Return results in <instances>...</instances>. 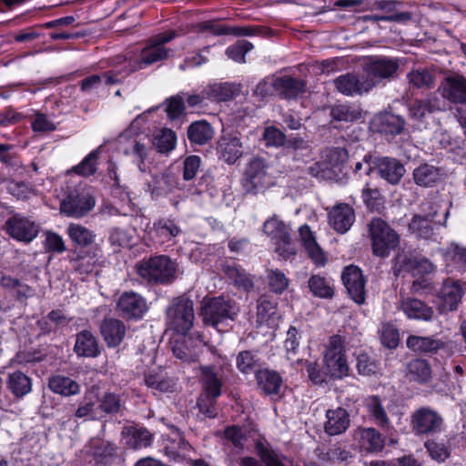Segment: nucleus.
Wrapping results in <instances>:
<instances>
[{"mask_svg":"<svg viewBox=\"0 0 466 466\" xmlns=\"http://www.w3.org/2000/svg\"><path fill=\"white\" fill-rule=\"evenodd\" d=\"M396 267H399V271L410 272L413 277H423L431 274L435 270V266L428 258L411 255L398 256Z\"/></svg>","mask_w":466,"mask_h":466,"instance_id":"412c9836","label":"nucleus"},{"mask_svg":"<svg viewBox=\"0 0 466 466\" xmlns=\"http://www.w3.org/2000/svg\"><path fill=\"white\" fill-rule=\"evenodd\" d=\"M223 271L236 286L242 288L246 291L253 289V281L249 275L234 262L226 263L223 266Z\"/></svg>","mask_w":466,"mask_h":466,"instance_id":"ea45409f","label":"nucleus"},{"mask_svg":"<svg viewBox=\"0 0 466 466\" xmlns=\"http://www.w3.org/2000/svg\"><path fill=\"white\" fill-rule=\"evenodd\" d=\"M464 295L463 285L459 281H445L441 289L440 309L442 312L455 310Z\"/></svg>","mask_w":466,"mask_h":466,"instance_id":"4be33fe9","label":"nucleus"},{"mask_svg":"<svg viewBox=\"0 0 466 466\" xmlns=\"http://www.w3.org/2000/svg\"><path fill=\"white\" fill-rule=\"evenodd\" d=\"M438 92L451 103L466 106V77L461 75L445 77L439 86Z\"/></svg>","mask_w":466,"mask_h":466,"instance_id":"dca6fc26","label":"nucleus"},{"mask_svg":"<svg viewBox=\"0 0 466 466\" xmlns=\"http://www.w3.org/2000/svg\"><path fill=\"white\" fill-rule=\"evenodd\" d=\"M353 438L358 441L360 448L367 453H379L385 446L384 438L374 428H357Z\"/></svg>","mask_w":466,"mask_h":466,"instance_id":"aec40b11","label":"nucleus"},{"mask_svg":"<svg viewBox=\"0 0 466 466\" xmlns=\"http://www.w3.org/2000/svg\"><path fill=\"white\" fill-rule=\"evenodd\" d=\"M413 177L417 185L430 187L439 179V172L435 167L423 164L414 169Z\"/></svg>","mask_w":466,"mask_h":466,"instance_id":"603ef678","label":"nucleus"},{"mask_svg":"<svg viewBox=\"0 0 466 466\" xmlns=\"http://www.w3.org/2000/svg\"><path fill=\"white\" fill-rule=\"evenodd\" d=\"M5 230L14 239L28 243L37 237L40 226L28 218L15 215L5 222Z\"/></svg>","mask_w":466,"mask_h":466,"instance_id":"4468645a","label":"nucleus"},{"mask_svg":"<svg viewBox=\"0 0 466 466\" xmlns=\"http://www.w3.org/2000/svg\"><path fill=\"white\" fill-rule=\"evenodd\" d=\"M436 215V210L426 215H414L408 226L409 232L418 238H431L433 235L432 222Z\"/></svg>","mask_w":466,"mask_h":466,"instance_id":"cd10ccee","label":"nucleus"},{"mask_svg":"<svg viewBox=\"0 0 466 466\" xmlns=\"http://www.w3.org/2000/svg\"><path fill=\"white\" fill-rule=\"evenodd\" d=\"M74 350L80 357L97 356L99 350L96 337L88 330L79 332L76 335Z\"/></svg>","mask_w":466,"mask_h":466,"instance_id":"473e14b6","label":"nucleus"},{"mask_svg":"<svg viewBox=\"0 0 466 466\" xmlns=\"http://www.w3.org/2000/svg\"><path fill=\"white\" fill-rule=\"evenodd\" d=\"M267 279L270 289L275 293H282L289 286L288 278L279 269L268 270Z\"/></svg>","mask_w":466,"mask_h":466,"instance_id":"680f3d73","label":"nucleus"},{"mask_svg":"<svg viewBox=\"0 0 466 466\" xmlns=\"http://www.w3.org/2000/svg\"><path fill=\"white\" fill-rule=\"evenodd\" d=\"M325 157L327 160H329V163L316 164V166L321 168V171L323 173L329 168L333 169L339 167V164L345 161V159L347 158V151L343 148H334L327 151Z\"/></svg>","mask_w":466,"mask_h":466,"instance_id":"69168bd1","label":"nucleus"},{"mask_svg":"<svg viewBox=\"0 0 466 466\" xmlns=\"http://www.w3.org/2000/svg\"><path fill=\"white\" fill-rule=\"evenodd\" d=\"M96 206L92 190L87 188L70 192L60 203V211L67 217L80 218Z\"/></svg>","mask_w":466,"mask_h":466,"instance_id":"0eeeda50","label":"nucleus"},{"mask_svg":"<svg viewBox=\"0 0 466 466\" xmlns=\"http://www.w3.org/2000/svg\"><path fill=\"white\" fill-rule=\"evenodd\" d=\"M325 368L333 378L341 379L349 373L348 362L343 352V341L340 336H332L327 345L325 356Z\"/></svg>","mask_w":466,"mask_h":466,"instance_id":"9b49d317","label":"nucleus"},{"mask_svg":"<svg viewBox=\"0 0 466 466\" xmlns=\"http://www.w3.org/2000/svg\"><path fill=\"white\" fill-rule=\"evenodd\" d=\"M253 48V45L247 40L238 41L226 49V55L228 58L238 63H245L246 54Z\"/></svg>","mask_w":466,"mask_h":466,"instance_id":"bf43d9fd","label":"nucleus"},{"mask_svg":"<svg viewBox=\"0 0 466 466\" xmlns=\"http://www.w3.org/2000/svg\"><path fill=\"white\" fill-rule=\"evenodd\" d=\"M239 313L237 302L226 296L204 298L201 302V316L207 325L218 327V324L234 320Z\"/></svg>","mask_w":466,"mask_h":466,"instance_id":"7ed1b4c3","label":"nucleus"},{"mask_svg":"<svg viewBox=\"0 0 466 466\" xmlns=\"http://www.w3.org/2000/svg\"><path fill=\"white\" fill-rule=\"evenodd\" d=\"M9 390L17 397L31 391V380L24 373L17 371L10 375L7 381Z\"/></svg>","mask_w":466,"mask_h":466,"instance_id":"864d4df0","label":"nucleus"},{"mask_svg":"<svg viewBox=\"0 0 466 466\" xmlns=\"http://www.w3.org/2000/svg\"><path fill=\"white\" fill-rule=\"evenodd\" d=\"M177 137L175 132L170 129L164 128L157 133L153 139V146L160 153H167L175 148Z\"/></svg>","mask_w":466,"mask_h":466,"instance_id":"5fc2aeb1","label":"nucleus"},{"mask_svg":"<svg viewBox=\"0 0 466 466\" xmlns=\"http://www.w3.org/2000/svg\"><path fill=\"white\" fill-rule=\"evenodd\" d=\"M146 121L144 115L138 116L118 138V147L124 155L131 157L140 172L145 173V161L150 151V139L139 133L140 125Z\"/></svg>","mask_w":466,"mask_h":466,"instance_id":"f03ea898","label":"nucleus"},{"mask_svg":"<svg viewBox=\"0 0 466 466\" xmlns=\"http://www.w3.org/2000/svg\"><path fill=\"white\" fill-rule=\"evenodd\" d=\"M370 235L373 253L378 257H388L400 243L399 235L381 218L371 220Z\"/></svg>","mask_w":466,"mask_h":466,"instance_id":"20e7f679","label":"nucleus"},{"mask_svg":"<svg viewBox=\"0 0 466 466\" xmlns=\"http://www.w3.org/2000/svg\"><path fill=\"white\" fill-rule=\"evenodd\" d=\"M441 254L447 265L466 270V248L451 242L447 248L441 250Z\"/></svg>","mask_w":466,"mask_h":466,"instance_id":"a18cd8bd","label":"nucleus"},{"mask_svg":"<svg viewBox=\"0 0 466 466\" xmlns=\"http://www.w3.org/2000/svg\"><path fill=\"white\" fill-rule=\"evenodd\" d=\"M102 151L103 146H99L86 156L78 165L73 167L72 171L83 177L94 175L96 172L97 160Z\"/></svg>","mask_w":466,"mask_h":466,"instance_id":"49530a36","label":"nucleus"},{"mask_svg":"<svg viewBox=\"0 0 466 466\" xmlns=\"http://www.w3.org/2000/svg\"><path fill=\"white\" fill-rule=\"evenodd\" d=\"M256 364V356L251 351H241L237 356L236 365L238 370L242 373H250Z\"/></svg>","mask_w":466,"mask_h":466,"instance_id":"774afa93","label":"nucleus"},{"mask_svg":"<svg viewBox=\"0 0 466 466\" xmlns=\"http://www.w3.org/2000/svg\"><path fill=\"white\" fill-rule=\"evenodd\" d=\"M276 304L267 296L259 297L257 305V322L259 324L266 323L272 315L275 314Z\"/></svg>","mask_w":466,"mask_h":466,"instance_id":"13d9d810","label":"nucleus"},{"mask_svg":"<svg viewBox=\"0 0 466 466\" xmlns=\"http://www.w3.org/2000/svg\"><path fill=\"white\" fill-rule=\"evenodd\" d=\"M108 240L115 252L132 245V236L127 230L118 228L110 232Z\"/></svg>","mask_w":466,"mask_h":466,"instance_id":"052dcab7","label":"nucleus"},{"mask_svg":"<svg viewBox=\"0 0 466 466\" xmlns=\"http://www.w3.org/2000/svg\"><path fill=\"white\" fill-rule=\"evenodd\" d=\"M213 128L206 121L194 122L187 128L189 141L197 145L208 143L213 137Z\"/></svg>","mask_w":466,"mask_h":466,"instance_id":"58836bf2","label":"nucleus"},{"mask_svg":"<svg viewBox=\"0 0 466 466\" xmlns=\"http://www.w3.org/2000/svg\"><path fill=\"white\" fill-rule=\"evenodd\" d=\"M49 389L65 397L77 394L80 391L79 384L69 377L64 375H54L48 380Z\"/></svg>","mask_w":466,"mask_h":466,"instance_id":"c9c22d12","label":"nucleus"},{"mask_svg":"<svg viewBox=\"0 0 466 466\" xmlns=\"http://www.w3.org/2000/svg\"><path fill=\"white\" fill-rule=\"evenodd\" d=\"M441 345L442 343L439 339L431 337L410 336L407 339L408 348L416 352L427 353L435 351Z\"/></svg>","mask_w":466,"mask_h":466,"instance_id":"8fccbe9b","label":"nucleus"},{"mask_svg":"<svg viewBox=\"0 0 466 466\" xmlns=\"http://www.w3.org/2000/svg\"><path fill=\"white\" fill-rule=\"evenodd\" d=\"M175 186V179L170 174L155 176L153 182L148 183V188L152 194H165L172 190Z\"/></svg>","mask_w":466,"mask_h":466,"instance_id":"6e6d98bb","label":"nucleus"},{"mask_svg":"<svg viewBox=\"0 0 466 466\" xmlns=\"http://www.w3.org/2000/svg\"><path fill=\"white\" fill-rule=\"evenodd\" d=\"M337 90L348 96H360L368 93L374 87V83L367 80L365 76H360L352 73H347L334 79Z\"/></svg>","mask_w":466,"mask_h":466,"instance_id":"2eb2a0df","label":"nucleus"},{"mask_svg":"<svg viewBox=\"0 0 466 466\" xmlns=\"http://www.w3.org/2000/svg\"><path fill=\"white\" fill-rule=\"evenodd\" d=\"M400 308L409 319L427 321L431 319L433 316L432 308L417 299H403Z\"/></svg>","mask_w":466,"mask_h":466,"instance_id":"7c9ffc66","label":"nucleus"},{"mask_svg":"<svg viewBox=\"0 0 466 466\" xmlns=\"http://www.w3.org/2000/svg\"><path fill=\"white\" fill-rule=\"evenodd\" d=\"M301 244L310 259L319 267L324 266L327 258L322 248L318 244L313 232L308 225H303L299 229Z\"/></svg>","mask_w":466,"mask_h":466,"instance_id":"393cba45","label":"nucleus"},{"mask_svg":"<svg viewBox=\"0 0 466 466\" xmlns=\"http://www.w3.org/2000/svg\"><path fill=\"white\" fill-rule=\"evenodd\" d=\"M271 84L286 98H296L305 91V83L302 80L288 76L276 77Z\"/></svg>","mask_w":466,"mask_h":466,"instance_id":"c756f323","label":"nucleus"},{"mask_svg":"<svg viewBox=\"0 0 466 466\" xmlns=\"http://www.w3.org/2000/svg\"><path fill=\"white\" fill-rule=\"evenodd\" d=\"M177 36L176 31L159 34L151 38L139 52H128L126 56L117 57V64H125L121 69L123 76L126 77L134 72L145 69L154 63L166 59L168 56L169 50L164 45Z\"/></svg>","mask_w":466,"mask_h":466,"instance_id":"f257e3e1","label":"nucleus"},{"mask_svg":"<svg viewBox=\"0 0 466 466\" xmlns=\"http://www.w3.org/2000/svg\"><path fill=\"white\" fill-rule=\"evenodd\" d=\"M442 425L441 415L429 407H421L410 416V427L416 436L436 434L441 431Z\"/></svg>","mask_w":466,"mask_h":466,"instance_id":"1a4fd4ad","label":"nucleus"},{"mask_svg":"<svg viewBox=\"0 0 466 466\" xmlns=\"http://www.w3.org/2000/svg\"><path fill=\"white\" fill-rule=\"evenodd\" d=\"M66 232L72 242L81 247H88L93 244L96 239V234L80 224L70 223Z\"/></svg>","mask_w":466,"mask_h":466,"instance_id":"37998d69","label":"nucleus"},{"mask_svg":"<svg viewBox=\"0 0 466 466\" xmlns=\"http://www.w3.org/2000/svg\"><path fill=\"white\" fill-rule=\"evenodd\" d=\"M137 272L147 281L164 283L175 279L176 265L168 257L161 255L140 262Z\"/></svg>","mask_w":466,"mask_h":466,"instance_id":"39448f33","label":"nucleus"},{"mask_svg":"<svg viewBox=\"0 0 466 466\" xmlns=\"http://www.w3.org/2000/svg\"><path fill=\"white\" fill-rule=\"evenodd\" d=\"M117 309L124 318L140 319L147 309L146 300L137 293H123L117 301Z\"/></svg>","mask_w":466,"mask_h":466,"instance_id":"6ab92c4d","label":"nucleus"},{"mask_svg":"<svg viewBox=\"0 0 466 466\" xmlns=\"http://www.w3.org/2000/svg\"><path fill=\"white\" fill-rule=\"evenodd\" d=\"M263 231L276 245V251L284 258L295 254L290 243V228L276 215L268 218L263 224Z\"/></svg>","mask_w":466,"mask_h":466,"instance_id":"9d476101","label":"nucleus"},{"mask_svg":"<svg viewBox=\"0 0 466 466\" xmlns=\"http://www.w3.org/2000/svg\"><path fill=\"white\" fill-rule=\"evenodd\" d=\"M237 93L238 88L229 83H213L203 89L206 99L216 102L228 101L234 98Z\"/></svg>","mask_w":466,"mask_h":466,"instance_id":"2f4dec72","label":"nucleus"},{"mask_svg":"<svg viewBox=\"0 0 466 466\" xmlns=\"http://www.w3.org/2000/svg\"><path fill=\"white\" fill-rule=\"evenodd\" d=\"M256 380L258 388L266 394H276L279 392L282 379L280 375L268 369L259 370L256 372Z\"/></svg>","mask_w":466,"mask_h":466,"instance_id":"f704fd0d","label":"nucleus"},{"mask_svg":"<svg viewBox=\"0 0 466 466\" xmlns=\"http://www.w3.org/2000/svg\"><path fill=\"white\" fill-rule=\"evenodd\" d=\"M342 281L350 298L359 305L365 302V279L361 270L350 265L346 267L342 272Z\"/></svg>","mask_w":466,"mask_h":466,"instance_id":"f3484780","label":"nucleus"},{"mask_svg":"<svg viewBox=\"0 0 466 466\" xmlns=\"http://www.w3.org/2000/svg\"><path fill=\"white\" fill-rule=\"evenodd\" d=\"M145 384L147 388L159 392H173L177 383L171 379L158 373H147L145 376Z\"/></svg>","mask_w":466,"mask_h":466,"instance_id":"3c124183","label":"nucleus"},{"mask_svg":"<svg viewBox=\"0 0 466 466\" xmlns=\"http://www.w3.org/2000/svg\"><path fill=\"white\" fill-rule=\"evenodd\" d=\"M442 110L441 100L437 96H429L426 99L416 100L410 105V116L414 119L421 120L428 115Z\"/></svg>","mask_w":466,"mask_h":466,"instance_id":"72a5a7b5","label":"nucleus"},{"mask_svg":"<svg viewBox=\"0 0 466 466\" xmlns=\"http://www.w3.org/2000/svg\"><path fill=\"white\" fill-rule=\"evenodd\" d=\"M364 162L367 164V175L376 169L380 177L391 185L398 184L406 171L399 160L389 157L373 158L370 155H365Z\"/></svg>","mask_w":466,"mask_h":466,"instance_id":"f8f14e48","label":"nucleus"},{"mask_svg":"<svg viewBox=\"0 0 466 466\" xmlns=\"http://www.w3.org/2000/svg\"><path fill=\"white\" fill-rule=\"evenodd\" d=\"M90 445L92 454L98 462L106 461V459L113 456L116 451V446L108 441L92 440Z\"/></svg>","mask_w":466,"mask_h":466,"instance_id":"4d7b16f0","label":"nucleus"},{"mask_svg":"<svg viewBox=\"0 0 466 466\" xmlns=\"http://www.w3.org/2000/svg\"><path fill=\"white\" fill-rule=\"evenodd\" d=\"M126 325L119 319H107L101 325V333L108 347H116L124 339Z\"/></svg>","mask_w":466,"mask_h":466,"instance_id":"c85d7f7f","label":"nucleus"},{"mask_svg":"<svg viewBox=\"0 0 466 466\" xmlns=\"http://www.w3.org/2000/svg\"><path fill=\"white\" fill-rule=\"evenodd\" d=\"M196 31L200 34H209L212 35H229V26L218 21H204L196 25Z\"/></svg>","mask_w":466,"mask_h":466,"instance_id":"e2e57ef3","label":"nucleus"},{"mask_svg":"<svg viewBox=\"0 0 466 466\" xmlns=\"http://www.w3.org/2000/svg\"><path fill=\"white\" fill-rule=\"evenodd\" d=\"M354 221L355 212L349 204L339 203L334 206L329 212V225L340 234L347 232Z\"/></svg>","mask_w":466,"mask_h":466,"instance_id":"5701e85b","label":"nucleus"},{"mask_svg":"<svg viewBox=\"0 0 466 466\" xmlns=\"http://www.w3.org/2000/svg\"><path fill=\"white\" fill-rule=\"evenodd\" d=\"M268 169V165L260 157H254L248 163L243 177L247 192L256 194L273 184Z\"/></svg>","mask_w":466,"mask_h":466,"instance_id":"6e6552de","label":"nucleus"},{"mask_svg":"<svg viewBox=\"0 0 466 466\" xmlns=\"http://www.w3.org/2000/svg\"><path fill=\"white\" fill-rule=\"evenodd\" d=\"M168 325L177 333L186 334L193 327L195 313L193 301L186 297L172 300L167 309Z\"/></svg>","mask_w":466,"mask_h":466,"instance_id":"423d86ee","label":"nucleus"},{"mask_svg":"<svg viewBox=\"0 0 466 466\" xmlns=\"http://www.w3.org/2000/svg\"><path fill=\"white\" fill-rule=\"evenodd\" d=\"M326 419L324 430L329 436L343 433L349 428L350 422L349 413L342 408L328 410L326 412Z\"/></svg>","mask_w":466,"mask_h":466,"instance_id":"bb28decb","label":"nucleus"},{"mask_svg":"<svg viewBox=\"0 0 466 466\" xmlns=\"http://www.w3.org/2000/svg\"><path fill=\"white\" fill-rule=\"evenodd\" d=\"M409 380L419 383H426L431 377L430 365L423 360L416 359L409 362L407 366Z\"/></svg>","mask_w":466,"mask_h":466,"instance_id":"c03bdc74","label":"nucleus"},{"mask_svg":"<svg viewBox=\"0 0 466 466\" xmlns=\"http://www.w3.org/2000/svg\"><path fill=\"white\" fill-rule=\"evenodd\" d=\"M410 85L417 88L431 87L433 84L432 75L425 69H416L408 74Z\"/></svg>","mask_w":466,"mask_h":466,"instance_id":"0e129e2a","label":"nucleus"},{"mask_svg":"<svg viewBox=\"0 0 466 466\" xmlns=\"http://www.w3.org/2000/svg\"><path fill=\"white\" fill-rule=\"evenodd\" d=\"M200 380L207 397L216 400L221 395L222 370L214 366H201Z\"/></svg>","mask_w":466,"mask_h":466,"instance_id":"b1692460","label":"nucleus"},{"mask_svg":"<svg viewBox=\"0 0 466 466\" xmlns=\"http://www.w3.org/2000/svg\"><path fill=\"white\" fill-rule=\"evenodd\" d=\"M333 119L338 121H354L360 117L359 109L352 108L346 105H339L331 109Z\"/></svg>","mask_w":466,"mask_h":466,"instance_id":"338daca9","label":"nucleus"},{"mask_svg":"<svg viewBox=\"0 0 466 466\" xmlns=\"http://www.w3.org/2000/svg\"><path fill=\"white\" fill-rule=\"evenodd\" d=\"M365 408L373 420L381 428L390 427V420L381 400L375 395L365 399Z\"/></svg>","mask_w":466,"mask_h":466,"instance_id":"4c0bfd02","label":"nucleus"},{"mask_svg":"<svg viewBox=\"0 0 466 466\" xmlns=\"http://www.w3.org/2000/svg\"><path fill=\"white\" fill-rule=\"evenodd\" d=\"M310 292L321 299H330L334 295V286L330 279L320 275H313L308 281Z\"/></svg>","mask_w":466,"mask_h":466,"instance_id":"79ce46f5","label":"nucleus"},{"mask_svg":"<svg viewBox=\"0 0 466 466\" xmlns=\"http://www.w3.org/2000/svg\"><path fill=\"white\" fill-rule=\"evenodd\" d=\"M123 434L126 436L127 445L131 449L146 448L151 444L152 436L144 428L127 427L124 429Z\"/></svg>","mask_w":466,"mask_h":466,"instance_id":"e433bc0d","label":"nucleus"},{"mask_svg":"<svg viewBox=\"0 0 466 466\" xmlns=\"http://www.w3.org/2000/svg\"><path fill=\"white\" fill-rule=\"evenodd\" d=\"M119 75H121V77H124L121 70H118L116 73L107 72L102 76L93 75L88 76L81 81V90L83 92H91L96 89L103 82L106 85L116 84L120 81Z\"/></svg>","mask_w":466,"mask_h":466,"instance_id":"a19ab883","label":"nucleus"},{"mask_svg":"<svg viewBox=\"0 0 466 466\" xmlns=\"http://www.w3.org/2000/svg\"><path fill=\"white\" fill-rule=\"evenodd\" d=\"M399 67L395 59L388 57H380L371 60L365 66L366 78L374 83V87L381 79L389 78L393 76Z\"/></svg>","mask_w":466,"mask_h":466,"instance_id":"a211bd4d","label":"nucleus"},{"mask_svg":"<svg viewBox=\"0 0 466 466\" xmlns=\"http://www.w3.org/2000/svg\"><path fill=\"white\" fill-rule=\"evenodd\" d=\"M202 341L199 339L182 338L174 341L173 354L183 362H194L198 360Z\"/></svg>","mask_w":466,"mask_h":466,"instance_id":"a878e982","label":"nucleus"},{"mask_svg":"<svg viewBox=\"0 0 466 466\" xmlns=\"http://www.w3.org/2000/svg\"><path fill=\"white\" fill-rule=\"evenodd\" d=\"M153 232L156 237L159 238L162 241H169L178 236L181 229L174 220L170 218H160L154 223Z\"/></svg>","mask_w":466,"mask_h":466,"instance_id":"de8ad7c7","label":"nucleus"},{"mask_svg":"<svg viewBox=\"0 0 466 466\" xmlns=\"http://www.w3.org/2000/svg\"><path fill=\"white\" fill-rule=\"evenodd\" d=\"M242 137L238 132L223 133L217 142V155L223 162L233 165L244 154Z\"/></svg>","mask_w":466,"mask_h":466,"instance_id":"ddd939ff","label":"nucleus"},{"mask_svg":"<svg viewBox=\"0 0 466 466\" xmlns=\"http://www.w3.org/2000/svg\"><path fill=\"white\" fill-rule=\"evenodd\" d=\"M375 123L380 125V131L392 135L400 134L404 127V120L399 116L384 113L375 118Z\"/></svg>","mask_w":466,"mask_h":466,"instance_id":"09e8293b","label":"nucleus"}]
</instances>
